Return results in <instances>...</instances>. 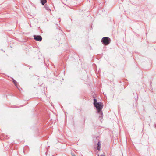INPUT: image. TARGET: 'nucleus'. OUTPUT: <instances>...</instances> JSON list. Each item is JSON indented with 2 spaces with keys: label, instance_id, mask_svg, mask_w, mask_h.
<instances>
[{
  "label": "nucleus",
  "instance_id": "nucleus-3",
  "mask_svg": "<svg viewBox=\"0 0 156 156\" xmlns=\"http://www.w3.org/2000/svg\"><path fill=\"white\" fill-rule=\"evenodd\" d=\"M34 39L36 41H41L42 40V37L40 35H34Z\"/></svg>",
  "mask_w": 156,
  "mask_h": 156
},
{
  "label": "nucleus",
  "instance_id": "nucleus-8",
  "mask_svg": "<svg viewBox=\"0 0 156 156\" xmlns=\"http://www.w3.org/2000/svg\"><path fill=\"white\" fill-rule=\"evenodd\" d=\"M12 80L13 82L14 83V84L16 86H17V82H16V81L15 80H14L12 78Z\"/></svg>",
  "mask_w": 156,
  "mask_h": 156
},
{
  "label": "nucleus",
  "instance_id": "nucleus-2",
  "mask_svg": "<svg viewBox=\"0 0 156 156\" xmlns=\"http://www.w3.org/2000/svg\"><path fill=\"white\" fill-rule=\"evenodd\" d=\"M101 41L104 45H108L110 44L111 39L109 37H105L102 39Z\"/></svg>",
  "mask_w": 156,
  "mask_h": 156
},
{
  "label": "nucleus",
  "instance_id": "nucleus-5",
  "mask_svg": "<svg viewBox=\"0 0 156 156\" xmlns=\"http://www.w3.org/2000/svg\"><path fill=\"white\" fill-rule=\"evenodd\" d=\"M41 2L42 5H44L46 2L47 0H41Z\"/></svg>",
  "mask_w": 156,
  "mask_h": 156
},
{
  "label": "nucleus",
  "instance_id": "nucleus-4",
  "mask_svg": "<svg viewBox=\"0 0 156 156\" xmlns=\"http://www.w3.org/2000/svg\"><path fill=\"white\" fill-rule=\"evenodd\" d=\"M97 145H98L97 149L98 150L100 151V148H101V143L100 141H99L98 142Z\"/></svg>",
  "mask_w": 156,
  "mask_h": 156
},
{
  "label": "nucleus",
  "instance_id": "nucleus-1",
  "mask_svg": "<svg viewBox=\"0 0 156 156\" xmlns=\"http://www.w3.org/2000/svg\"><path fill=\"white\" fill-rule=\"evenodd\" d=\"M97 110V112L100 114L99 117H101L103 115V114L101 109H102L103 107V103L101 102H98V103L94 105Z\"/></svg>",
  "mask_w": 156,
  "mask_h": 156
},
{
  "label": "nucleus",
  "instance_id": "nucleus-10",
  "mask_svg": "<svg viewBox=\"0 0 156 156\" xmlns=\"http://www.w3.org/2000/svg\"><path fill=\"white\" fill-rule=\"evenodd\" d=\"M72 156H76L74 154H72Z\"/></svg>",
  "mask_w": 156,
  "mask_h": 156
},
{
  "label": "nucleus",
  "instance_id": "nucleus-7",
  "mask_svg": "<svg viewBox=\"0 0 156 156\" xmlns=\"http://www.w3.org/2000/svg\"><path fill=\"white\" fill-rule=\"evenodd\" d=\"M94 106L97 104V103H98V102H97V100L96 99H94Z\"/></svg>",
  "mask_w": 156,
  "mask_h": 156
},
{
  "label": "nucleus",
  "instance_id": "nucleus-6",
  "mask_svg": "<svg viewBox=\"0 0 156 156\" xmlns=\"http://www.w3.org/2000/svg\"><path fill=\"white\" fill-rule=\"evenodd\" d=\"M45 8L48 11H51V10L49 7L48 5H45Z\"/></svg>",
  "mask_w": 156,
  "mask_h": 156
},
{
  "label": "nucleus",
  "instance_id": "nucleus-9",
  "mask_svg": "<svg viewBox=\"0 0 156 156\" xmlns=\"http://www.w3.org/2000/svg\"><path fill=\"white\" fill-rule=\"evenodd\" d=\"M98 156H105L104 155H101L100 156H99V154H98Z\"/></svg>",
  "mask_w": 156,
  "mask_h": 156
}]
</instances>
